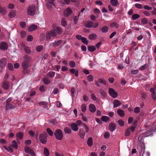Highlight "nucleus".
I'll return each instance as SVG.
<instances>
[{"label":"nucleus","mask_w":156,"mask_h":156,"mask_svg":"<svg viewBox=\"0 0 156 156\" xmlns=\"http://www.w3.org/2000/svg\"><path fill=\"white\" fill-rule=\"evenodd\" d=\"M57 34L55 29L51 30L50 32H48L46 35V39L47 41H49L51 37H55Z\"/></svg>","instance_id":"1"},{"label":"nucleus","mask_w":156,"mask_h":156,"mask_svg":"<svg viewBox=\"0 0 156 156\" xmlns=\"http://www.w3.org/2000/svg\"><path fill=\"white\" fill-rule=\"evenodd\" d=\"M36 11V7L35 5H32L29 6L27 9V14L30 16H34Z\"/></svg>","instance_id":"2"},{"label":"nucleus","mask_w":156,"mask_h":156,"mask_svg":"<svg viewBox=\"0 0 156 156\" xmlns=\"http://www.w3.org/2000/svg\"><path fill=\"white\" fill-rule=\"evenodd\" d=\"M54 135L55 138L59 140H61L63 137V133L60 129H56L54 133Z\"/></svg>","instance_id":"3"},{"label":"nucleus","mask_w":156,"mask_h":156,"mask_svg":"<svg viewBox=\"0 0 156 156\" xmlns=\"http://www.w3.org/2000/svg\"><path fill=\"white\" fill-rule=\"evenodd\" d=\"M156 131V124L155 126V128H153L150 130L146 131L143 133V137H147L151 135L152 133V132H154Z\"/></svg>","instance_id":"4"},{"label":"nucleus","mask_w":156,"mask_h":156,"mask_svg":"<svg viewBox=\"0 0 156 156\" xmlns=\"http://www.w3.org/2000/svg\"><path fill=\"white\" fill-rule=\"evenodd\" d=\"M39 139L40 142L43 144H45L47 142V138L44 134H41L39 136Z\"/></svg>","instance_id":"5"},{"label":"nucleus","mask_w":156,"mask_h":156,"mask_svg":"<svg viewBox=\"0 0 156 156\" xmlns=\"http://www.w3.org/2000/svg\"><path fill=\"white\" fill-rule=\"evenodd\" d=\"M8 48V45L7 43L5 41L0 42V49L1 50L5 51Z\"/></svg>","instance_id":"6"},{"label":"nucleus","mask_w":156,"mask_h":156,"mask_svg":"<svg viewBox=\"0 0 156 156\" xmlns=\"http://www.w3.org/2000/svg\"><path fill=\"white\" fill-rule=\"evenodd\" d=\"M109 94L110 96L113 98H116L118 95L117 93L115 92L113 89L112 88L109 89Z\"/></svg>","instance_id":"7"},{"label":"nucleus","mask_w":156,"mask_h":156,"mask_svg":"<svg viewBox=\"0 0 156 156\" xmlns=\"http://www.w3.org/2000/svg\"><path fill=\"white\" fill-rule=\"evenodd\" d=\"M135 127L132 126L131 127L128 128L126 129L125 133V135L128 136L129 135L131 132L134 131Z\"/></svg>","instance_id":"8"},{"label":"nucleus","mask_w":156,"mask_h":156,"mask_svg":"<svg viewBox=\"0 0 156 156\" xmlns=\"http://www.w3.org/2000/svg\"><path fill=\"white\" fill-rule=\"evenodd\" d=\"M24 150L26 152L30 154L32 156H36L35 153L30 148L26 147H24Z\"/></svg>","instance_id":"9"},{"label":"nucleus","mask_w":156,"mask_h":156,"mask_svg":"<svg viewBox=\"0 0 156 156\" xmlns=\"http://www.w3.org/2000/svg\"><path fill=\"white\" fill-rule=\"evenodd\" d=\"M72 13V11L70 7H68L66 10L64 11V15L65 17L69 16Z\"/></svg>","instance_id":"10"},{"label":"nucleus","mask_w":156,"mask_h":156,"mask_svg":"<svg viewBox=\"0 0 156 156\" xmlns=\"http://www.w3.org/2000/svg\"><path fill=\"white\" fill-rule=\"evenodd\" d=\"M7 61L5 58H2L0 60V66L2 68H4L6 65Z\"/></svg>","instance_id":"11"},{"label":"nucleus","mask_w":156,"mask_h":156,"mask_svg":"<svg viewBox=\"0 0 156 156\" xmlns=\"http://www.w3.org/2000/svg\"><path fill=\"white\" fill-rule=\"evenodd\" d=\"M72 129L74 131H77L78 130V127L76 124L74 122L71 123L70 124Z\"/></svg>","instance_id":"12"},{"label":"nucleus","mask_w":156,"mask_h":156,"mask_svg":"<svg viewBox=\"0 0 156 156\" xmlns=\"http://www.w3.org/2000/svg\"><path fill=\"white\" fill-rule=\"evenodd\" d=\"M150 92L151 93V95L153 99L154 100H156V93L155 91V89L154 88H151L150 89Z\"/></svg>","instance_id":"13"},{"label":"nucleus","mask_w":156,"mask_h":156,"mask_svg":"<svg viewBox=\"0 0 156 156\" xmlns=\"http://www.w3.org/2000/svg\"><path fill=\"white\" fill-rule=\"evenodd\" d=\"M16 14V11L14 10H12L9 12L8 16L9 18H12L15 17Z\"/></svg>","instance_id":"14"},{"label":"nucleus","mask_w":156,"mask_h":156,"mask_svg":"<svg viewBox=\"0 0 156 156\" xmlns=\"http://www.w3.org/2000/svg\"><path fill=\"white\" fill-rule=\"evenodd\" d=\"M89 109L90 112L92 113H94L96 111V108L95 105L92 104H90Z\"/></svg>","instance_id":"15"},{"label":"nucleus","mask_w":156,"mask_h":156,"mask_svg":"<svg viewBox=\"0 0 156 156\" xmlns=\"http://www.w3.org/2000/svg\"><path fill=\"white\" fill-rule=\"evenodd\" d=\"M2 87L5 90H7L9 88V82L7 81H4L3 83Z\"/></svg>","instance_id":"16"},{"label":"nucleus","mask_w":156,"mask_h":156,"mask_svg":"<svg viewBox=\"0 0 156 156\" xmlns=\"http://www.w3.org/2000/svg\"><path fill=\"white\" fill-rule=\"evenodd\" d=\"M79 135L81 138L83 139L84 137L85 132L83 129H81L79 130Z\"/></svg>","instance_id":"17"},{"label":"nucleus","mask_w":156,"mask_h":156,"mask_svg":"<svg viewBox=\"0 0 156 156\" xmlns=\"http://www.w3.org/2000/svg\"><path fill=\"white\" fill-rule=\"evenodd\" d=\"M113 108H116L119 106L121 104V102L117 99L114 100L113 102Z\"/></svg>","instance_id":"18"},{"label":"nucleus","mask_w":156,"mask_h":156,"mask_svg":"<svg viewBox=\"0 0 156 156\" xmlns=\"http://www.w3.org/2000/svg\"><path fill=\"white\" fill-rule=\"evenodd\" d=\"M94 23L91 21H88L85 24V26L87 28H90L93 27Z\"/></svg>","instance_id":"19"},{"label":"nucleus","mask_w":156,"mask_h":156,"mask_svg":"<svg viewBox=\"0 0 156 156\" xmlns=\"http://www.w3.org/2000/svg\"><path fill=\"white\" fill-rule=\"evenodd\" d=\"M110 26L112 28L117 29L119 27V25L117 23L113 22L110 24Z\"/></svg>","instance_id":"20"},{"label":"nucleus","mask_w":156,"mask_h":156,"mask_svg":"<svg viewBox=\"0 0 156 156\" xmlns=\"http://www.w3.org/2000/svg\"><path fill=\"white\" fill-rule=\"evenodd\" d=\"M116 125L114 123H111L109 126V129L111 132H113L116 129Z\"/></svg>","instance_id":"21"},{"label":"nucleus","mask_w":156,"mask_h":156,"mask_svg":"<svg viewBox=\"0 0 156 156\" xmlns=\"http://www.w3.org/2000/svg\"><path fill=\"white\" fill-rule=\"evenodd\" d=\"M55 73L54 71H50L47 74V76L51 78H52L54 76Z\"/></svg>","instance_id":"22"},{"label":"nucleus","mask_w":156,"mask_h":156,"mask_svg":"<svg viewBox=\"0 0 156 156\" xmlns=\"http://www.w3.org/2000/svg\"><path fill=\"white\" fill-rule=\"evenodd\" d=\"M62 42V41L61 40H59L58 41H55L53 43V46L54 47L59 46Z\"/></svg>","instance_id":"23"},{"label":"nucleus","mask_w":156,"mask_h":156,"mask_svg":"<svg viewBox=\"0 0 156 156\" xmlns=\"http://www.w3.org/2000/svg\"><path fill=\"white\" fill-rule=\"evenodd\" d=\"M37 26L35 24H33L30 26L28 28V30L30 31H32L37 29Z\"/></svg>","instance_id":"24"},{"label":"nucleus","mask_w":156,"mask_h":156,"mask_svg":"<svg viewBox=\"0 0 156 156\" xmlns=\"http://www.w3.org/2000/svg\"><path fill=\"white\" fill-rule=\"evenodd\" d=\"M10 146L15 149H17L18 148L17 143L15 140L12 141V144Z\"/></svg>","instance_id":"25"},{"label":"nucleus","mask_w":156,"mask_h":156,"mask_svg":"<svg viewBox=\"0 0 156 156\" xmlns=\"http://www.w3.org/2000/svg\"><path fill=\"white\" fill-rule=\"evenodd\" d=\"M110 3L114 6H116L119 4L117 0H110Z\"/></svg>","instance_id":"26"},{"label":"nucleus","mask_w":156,"mask_h":156,"mask_svg":"<svg viewBox=\"0 0 156 156\" xmlns=\"http://www.w3.org/2000/svg\"><path fill=\"white\" fill-rule=\"evenodd\" d=\"M15 106L14 105H12V104L8 103L6 104L5 105V109L6 110L10 108H15Z\"/></svg>","instance_id":"27"},{"label":"nucleus","mask_w":156,"mask_h":156,"mask_svg":"<svg viewBox=\"0 0 156 156\" xmlns=\"http://www.w3.org/2000/svg\"><path fill=\"white\" fill-rule=\"evenodd\" d=\"M28 63L25 62H23L22 63L23 69L24 70L26 69L28 67Z\"/></svg>","instance_id":"28"},{"label":"nucleus","mask_w":156,"mask_h":156,"mask_svg":"<svg viewBox=\"0 0 156 156\" xmlns=\"http://www.w3.org/2000/svg\"><path fill=\"white\" fill-rule=\"evenodd\" d=\"M97 35L95 34H92L89 36V38L91 40H93L96 39L97 37Z\"/></svg>","instance_id":"29"},{"label":"nucleus","mask_w":156,"mask_h":156,"mask_svg":"<svg viewBox=\"0 0 156 156\" xmlns=\"http://www.w3.org/2000/svg\"><path fill=\"white\" fill-rule=\"evenodd\" d=\"M50 80L47 77H44L43 80V83L46 85H48L50 83Z\"/></svg>","instance_id":"30"},{"label":"nucleus","mask_w":156,"mask_h":156,"mask_svg":"<svg viewBox=\"0 0 156 156\" xmlns=\"http://www.w3.org/2000/svg\"><path fill=\"white\" fill-rule=\"evenodd\" d=\"M87 143L89 147H91L93 144L92 138L91 137H90L88 138Z\"/></svg>","instance_id":"31"},{"label":"nucleus","mask_w":156,"mask_h":156,"mask_svg":"<svg viewBox=\"0 0 156 156\" xmlns=\"http://www.w3.org/2000/svg\"><path fill=\"white\" fill-rule=\"evenodd\" d=\"M23 134L22 132H19L17 133L16 136L17 139L21 140L22 139Z\"/></svg>","instance_id":"32"},{"label":"nucleus","mask_w":156,"mask_h":156,"mask_svg":"<svg viewBox=\"0 0 156 156\" xmlns=\"http://www.w3.org/2000/svg\"><path fill=\"white\" fill-rule=\"evenodd\" d=\"M24 50L25 53L27 54H30L31 52L30 48L28 46H25L24 48Z\"/></svg>","instance_id":"33"},{"label":"nucleus","mask_w":156,"mask_h":156,"mask_svg":"<svg viewBox=\"0 0 156 156\" xmlns=\"http://www.w3.org/2000/svg\"><path fill=\"white\" fill-rule=\"evenodd\" d=\"M117 112L118 114L121 116H123L124 115V112L121 109H118L117 110Z\"/></svg>","instance_id":"34"},{"label":"nucleus","mask_w":156,"mask_h":156,"mask_svg":"<svg viewBox=\"0 0 156 156\" xmlns=\"http://www.w3.org/2000/svg\"><path fill=\"white\" fill-rule=\"evenodd\" d=\"M24 61L23 62H25L27 63H29L31 61L30 58L28 55H26L24 57Z\"/></svg>","instance_id":"35"},{"label":"nucleus","mask_w":156,"mask_h":156,"mask_svg":"<svg viewBox=\"0 0 156 156\" xmlns=\"http://www.w3.org/2000/svg\"><path fill=\"white\" fill-rule=\"evenodd\" d=\"M140 17V16L137 14H134L132 16V20H134L139 18Z\"/></svg>","instance_id":"36"},{"label":"nucleus","mask_w":156,"mask_h":156,"mask_svg":"<svg viewBox=\"0 0 156 156\" xmlns=\"http://www.w3.org/2000/svg\"><path fill=\"white\" fill-rule=\"evenodd\" d=\"M61 24L63 27H65L67 25V21L64 18H62L61 20Z\"/></svg>","instance_id":"37"},{"label":"nucleus","mask_w":156,"mask_h":156,"mask_svg":"<svg viewBox=\"0 0 156 156\" xmlns=\"http://www.w3.org/2000/svg\"><path fill=\"white\" fill-rule=\"evenodd\" d=\"M96 47L93 46H90L88 47V50L90 52H93L95 50Z\"/></svg>","instance_id":"38"},{"label":"nucleus","mask_w":156,"mask_h":156,"mask_svg":"<svg viewBox=\"0 0 156 156\" xmlns=\"http://www.w3.org/2000/svg\"><path fill=\"white\" fill-rule=\"evenodd\" d=\"M108 27L106 26H104L101 28V30L103 33H106L108 32Z\"/></svg>","instance_id":"39"},{"label":"nucleus","mask_w":156,"mask_h":156,"mask_svg":"<svg viewBox=\"0 0 156 156\" xmlns=\"http://www.w3.org/2000/svg\"><path fill=\"white\" fill-rule=\"evenodd\" d=\"M109 117L106 116H102L101 117L102 120L104 122H107L109 120Z\"/></svg>","instance_id":"40"},{"label":"nucleus","mask_w":156,"mask_h":156,"mask_svg":"<svg viewBox=\"0 0 156 156\" xmlns=\"http://www.w3.org/2000/svg\"><path fill=\"white\" fill-rule=\"evenodd\" d=\"M64 130L66 133L70 134L71 133V129L68 127H65Z\"/></svg>","instance_id":"41"},{"label":"nucleus","mask_w":156,"mask_h":156,"mask_svg":"<svg viewBox=\"0 0 156 156\" xmlns=\"http://www.w3.org/2000/svg\"><path fill=\"white\" fill-rule=\"evenodd\" d=\"M81 111L83 112H85L87 110V106L84 104H82L81 106Z\"/></svg>","instance_id":"42"},{"label":"nucleus","mask_w":156,"mask_h":156,"mask_svg":"<svg viewBox=\"0 0 156 156\" xmlns=\"http://www.w3.org/2000/svg\"><path fill=\"white\" fill-rule=\"evenodd\" d=\"M69 66L72 68H74L76 66V63L74 61H70L69 62Z\"/></svg>","instance_id":"43"},{"label":"nucleus","mask_w":156,"mask_h":156,"mask_svg":"<svg viewBox=\"0 0 156 156\" xmlns=\"http://www.w3.org/2000/svg\"><path fill=\"white\" fill-rule=\"evenodd\" d=\"M44 154L46 156H49V151L46 147L44 148Z\"/></svg>","instance_id":"44"},{"label":"nucleus","mask_w":156,"mask_h":156,"mask_svg":"<svg viewBox=\"0 0 156 156\" xmlns=\"http://www.w3.org/2000/svg\"><path fill=\"white\" fill-rule=\"evenodd\" d=\"M55 0H48V2L46 4L47 6H48V7H49V5L50 4H51V5H54V1Z\"/></svg>","instance_id":"45"},{"label":"nucleus","mask_w":156,"mask_h":156,"mask_svg":"<svg viewBox=\"0 0 156 156\" xmlns=\"http://www.w3.org/2000/svg\"><path fill=\"white\" fill-rule=\"evenodd\" d=\"M99 83L103 84L104 85H106V81L103 78H99L98 80Z\"/></svg>","instance_id":"46"},{"label":"nucleus","mask_w":156,"mask_h":156,"mask_svg":"<svg viewBox=\"0 0 156 156\" xmlns=\"http://www.w3.org/2000/svg\"><path fill=\"white\" fill-rule=\"evenodd\" d=\"M43 48V46L42 45H38L36 47V50L37 52H39L41 51Z\"/></svg>","instance_id":"47"},{"label":"nucleus","mask_w":156,"mask_h":156,"mask_svg":"<svg viewBox=\"0 0 156 156\" xmlns=\"http://www.w3.org/2000/svg\"><path fill=\"white\" fill-rule=\"evenodd\" d=\"M46 131L50 136H52L53 135V133L50 128H47Z\"/></svg>","instance_id":"48"},{"label":"nucleus","mask_w":156,"mask_h":156,"mask_svg":"<svg viewBox=\"0 0 156 156\" xmlns=\"http://www.w3.org/2000/svg\"><path fill=\"white\" fill-rule=\"evenodd\" d=\"M87 79L89 82H92L94 80V77L91 75H88L87 77Z\"/></svg>","instance_id":"49"},{"label":"nucleus","mask_w":156,"mask_h":156,"mask_svg":"<svg viewBox=\"0 0 156 156\" xmlns=\"http://www.w3.org/2000/svg\"><path fill=\"white\" fill-rule=\"evenodd\" d=\"M148 66L147 64H145L141 66L139 68V70L141 71L144 70Z\"/></svg>","instance_id":"50"},{"label":"nucleus","mask_w":156,"mask_h":156,"mask_svg":"<svg viewBox=\"0 0 156 156\" xmlns=\"http://www.w3.org/2000/svg\"><path fill=\"white\" fill-rule=\"evenodd\" d=\"M75 90L74 87H72L71 89V95L72 98L75 97Z\"/></svg>","instance_id":"51"},{"label":"nucleus","mask_w":156,"mask_h":156,"mask_svg":"<svg viewBox=\"0 0 156 156\" xmlns=\"http://www.w3.org/2000/svg\"><path fill=\"white\" fill-rule=\"evenodd\" d=\"M56 31L58 34H61L62 33V28L60 27H57L56 28Z\"/></svg>","instance_id":"52"},{"label":"nucleus","mask_w":156,"mask_h":156,"mask_svg":"<svg viewBox=\"0 0 156 156\" xmlns=\"http://www.w3.org/2000/svg\"><path fill=\"white\" fill-rule=\"evenodd\" d=\"M81 41L85 44H88V41L87 40V39L84 37H82L81 40Z\"/></svg>","instance_id":"53"},{"label":"nucleus","mask_w":156,"mask_h":156,"mask_svg":"<svg viewBox=\"0 0 156 156\" xmlns=\"http://www.w3.org/2000/svg\"><path fill=\"white\" fill-rule=\"evenodd\" d=\"M118 123L121 126H123L124 124V121L121 119H120L118 121Z\"/></svg>","instance_id":"54"},{"label":"nucleus","mask_w":156,"mask_h":156,"mask_svg":"<svg viewBox=\"0 0 156 156\" xmlns=\"http://www.w3.org/2000/svg\"><path fill=\"white\" fill-rule=\"evenodd\" d=\"M39 90L41 92L43 93L44 92H45V88L44 86V85L41 86L40 87Z\"/></svg>","instance_id":"55"},{"label":"nucleus","mask_w":156,"mask_h":156,"mask_svg":"<svg viewBox=\"0 0 156 156\" xmlns=\"http://www.w3.org/2000/svg\"><path fill=\"white\" fill-rule=\"evenodd\" d=\"M42 59H46L48 56V54L47 53H43L41 55Z\"/></svg>","instance_id":"56"},{"label":"nucleus","mask_w":156,"mask_h":156,"mask_svg":"<svg viewBox=\"0 0 156 156\" xmlns=\"http://www.w3.org/2000/svg\"><path fill=\"white\" fill-rule=\"evenodd\" d=\"M135 6L138 9H142L143 8L142 5L141 4L138 3H136L135 4Z\"/></svg>","instance_id":"57"},{"label":"nucleus","mask_w":156,"mask_h":156,"mask_svg":"<svg viewBox=\"0 0 156 156\" xmlns=\"http://www.w3.org/2000/svg\"><path fill=\"white\" fill-rule=\"evenodd\" d=\"M141 22L143 24H146L148 22V20L147 18H143L141 20Z\"/></svg>","instance_id":"58"},{"label":"nucleus","mask_w":156,"mask_h":156,"mask_svg":"<svg viewBox=\"0 0 156 156\" xmlns=\"http://www.w3.org/2000/svg\"><path fill=\"white\" fill-rule=\"evenodd\" d=\"M33 39V37L30 35L28 36L27 37V41L29 42H30L32 41Z\"/></svg>","instance_id":"59"},{"label":"nucleus","mask_w":156,"mask_h":156,"mask_svg":"<svg viewBox=\"0 0 156 156\" xmlns=\"http://www.w3.org/2000/svg\"><path fill=\"white\" fill-rule=\"evenodd\" d=\"M110 134L108 132H106L104 134V138L105 139H108L110 136Z\"/></svg>","instance_id":"60"},{"label":"nucleus","mask_w":156,"mask_h":156,"mask_svg":"<svg viewBox=\"0 0 156 156\" xmlns=\"http://www.w3.org/2000/svg\"><path fill=\"white\" fill-rule=\"evenodd\" d=\"M140 107H135V108H134V112L135 113H138L140 112Z\"/></svg>","instance_id":"61"},{"label":"nucleus","mask_w":156,"mask_h":156,"mask_svg":"<svg viewBox=\"0 0 156 156\" xmlns=\"http://www.w3.org/2000/svg\"><path fill=\"white\" fill-rule=\"evenodd\" d=\"M7 66L9 70L12 71L13 70V65L12 64L10 63H8V64Z\"/></svg>","instance_id":"62"},{"label":"nucleus","mask_w":156,"mask_h":156,"mask_svg":"<svg viewBox=\"0 0 156 156\" xmlns=\"http://www.w3.org/2000/svg\"><path fill=\"white\" fill-rule=\"evenodd\" d=\"M82 126H83L84 128H85L86 131L87 133L88 132L89 130V129L87 126L84 124V123H83L82 124Z\"/></svg>","instance_id":"63"},{"label":"nucleus","mask_w":156,"mask_h":156,"mask_svg":"<svg viewBox=\"0 0 156 156\" xmlns=\"http://www.w3.org/2000/svg\"><path fill=\"white\" fill-rule=\"evenodd\" d=\"M142 12L146 16H149L150 15V14L147 11H143Z\"/></svg>","instance_id":"64"}]
</instances>
